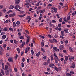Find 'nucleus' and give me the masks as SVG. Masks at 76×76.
Segmentation results:
<instances>
[{"instance_id": "obj_1", "label": "nucleus", "mask_w": 76, "mask_h": 76, "mask_svg": "<svg viewBox=\"0 0 76 76\" xmlns=\"http://www.w3.org/2000/svg\"><path fill=\"white\" fill-rule=\"evenodd\" d=\"M54 59L55 60V62L56 64H58V61H60V59H59L58 57H57V58H55Z\"/></svg>"}, {"instance_id": "obj_2", "label": "nucleus", "mask_w": 76, "mask_h": 76, "mask_svg": "<svg viewBox=\"0 0 76 76\" xmlns=\"http://www.w3.org/2000/svg\"><path fill=\"white\" fill-rule=\"evenodd\" d=\"M53 49L56 52H58L59 50L58 49H57L56 47H55V46L53 47Z\"/></svg>"}, {"instance_id": "obj_3", "label": "nucleus", "mask_w": 76, "mask_h": 76, "mask_svg": "<svg viewBox=\"0 0 76 76\" xmlns=\"http://www.w3.org/2000/svg\"><path fill=\"white\" fill-rule=\"evenodd\" d=\"M8 61L9 62H12L13 61V58H11V57H9L8 58Z\"/></svg>"}, {"instance_id": "obj_4", "label": "nucleus", "mask_w": 76, "mask_h": 76, "mask_svg": "<svg viewBox=\"0 0 76 76\" xmlns=\"http://www.w3.org/2000/svg\"><path fill=\"white\" fill-rule=\"evenodd\" d=\"M59 50H62L64 48V46L63 45H61L59 46Z\"/></svg>"}, {"instance_id": "obj_5", "label": "nucleus", "mask_w": 76, "mask_h": 76, "mask_svg": "<svg viewBox=\"0 0 76 76\" xmlns=\"http://www.w3.org/2000/svg\"><path fill=\"white\" fill-rule=\"evenodd\" d=\"M29 41H30V37L29 36H28L27 37V41H26V44H28Z\"/></svg>"}, {"instance_id": "obj_6", "label": "nucleus", "mask_w": 76, "mask_h": 76, "mask_svg": "<svg viewBox=\"0 0 76 76\" xmlns=\"http://www.w3.org/2000/svg\"><path fill=\"white\" fill-rule=\"evenodd\" d=\"M71 65H71V66H70V68H75V64L74 62H73V63H72V64H71Z\"/></svg>"}, {"instance_id": "obj_7", "label": "nucleus", "mask_w": 76, "mask_h": 76, "mask_svg": "<svg viewBox=\"0 0 76 76\" xmlns=\"http://www.w3.org/2000/svg\"><path fill=\"white\" fill-rule=\"evenodd\" d=\"M26 19L27 20H28V23H29L30 21L31 20V18H30V16H27V18H26Z\"/></svg>"}, {"instance_id": "obj_8", "label": "nucleus", "mask_w": 76, "mask_h": 76, "mask_svg": "<svg viewBox=\"0 0 76 76\" xmlns=\"http://www.w3.org/2000/svg\"><path fill=\"white\" fill-rule=\"evenodd\" d=\"M16 14L14 13L10 14L9 15L10 17H14L15 16Z\"/></svg>"}, {"instance_id": "obj_9", "label": "nucleus", "mask_w": 76, "mask_h": 76, "mask_svg": "<svg viewBox=\"0 0 76 76\" xmlns=\"http://www.w3.org/2000/svg\"><path fill=\"white\" fill-rule=\"evenodd\" d=\"M25 16V14H24L23 15H18V17H19L20 18H23V17H24V16Z\"/></svg>"}, {"instance_id": "obj_10", "label": "nucleus", "mask_w": 76, "mask_h": 76, "mask_svg": "<svg viewBox=\"0 0 76 76\" xmlns=\"http://www.w3.org/2000/svg\"><path fill=\"white\" fill-rule=\"evenodd\" d=\"M20 1V0H16L15 2V4L18 5L19 4Z\"/></svg>"}, {"instance_id": "obj_11", "label": "nucleus", "mask_w": 76, "mask_h": 76, "mask_svg": "<svg viewBox=\"0 0 76 76\" xmlns=\"http://www.w3.org/2000/svg\"><path fill=\"white\" fill-rule=\"evenodd\" d=\"M45 11V10H39V12L40 13H44Z\"/></svg>"}, {"instance_id": "obj_12", "label": "nucleus", "mask_w": 76, "mask_h": 76, "mask_svg": "<svg viewBox=\"0 0 76 76\" xmlns=\"http://www.w3.org/2000/svg\"><path fill=\"white\" fill-rule=\"evenodd\" d=\"M14 7L13 5H11L10 6V7H9V9L10 10H12L13 9Z\"/></svg>"}, {"instance_id": "obj_13", "label": "nucleus", "mask_w": 76, "mask_h": 76, "mask_svg": "<svg viewBox=\"0 0 76 76\" xmlns=\"http://www.w3.org/2000/svg\"><path fill=\"white\" fill-rule=\"evenodd\" d=\"M40 54H41V52L40 51L38 53H36V56L37 57H39Z\"/></svg>"}, {"instance_id": "obj_14", "label": "nucleus", "mask_w": 76, "mask_h": 76, "mask_svg": "<svg viewBox=\"0 0 76 76\" xmlns=\"http://www.w3.org/2000/svg\"><path fill=\"white\" fill-rule=\"evenodd\" d=\"M18 5H16L15 6V8L16 9V10H17L18 11H20V10H19L18 9Z\"/></svg>"}, {"instance_id": "obj_15", "label": "nucleus", "mask_w": 76, "mask_h": 76, "mask_svg": "<svg viewBox=\"0 0 76 76\" xmlns=\"http://www.w3.org/2000/svg\"><path fill=\"white\" fill-rule=\"evenodd\" d=\"M53 40V41L54 42H55V43H57L58 41L56 40V39L55 38H53L52 39Z\"/></svg>"}, {"instance_id": "obj_16", "label": "nucleus", "mask_w": 76, "mask_h": 76, "mask_svg": "<svg viewBox=\"0 0 76 76\" xmlns=\"http://www.w3.org/2000/svg\"><path fill=\"white\" fill-rule=\"evenodd\" d=\"M9 70H7L6 71V75L7 76L8 75H9Z\"/></svg>"}, {"instance_id": "obj_17", "label": "nucleus", "mask_w": 76, "mask_h": 76, "mask_svg": "<svg viewBox=\"0 0 76 76\" xmlns=\"http://www.w3.org/2000/svg\"><path fill=\"white\" fill-rule=\"evenodd\" d=\"M41 51H42V52H44V53H45L46 51L44 49V48H41Z\"/></svg>"}, {"instance_id": "obj_18", "label": "nucleus", "mask_w": 76, "mask_h": 76, "mask_svg": "<svg viewBox=\"0 0 76 76\" xmlns=\"http://www.w3.org/2000/svg\"><path fill=\"white\" fill-rule=\"evenodd\" d=\"M54 66V64H49V67H51Z\"/></svg>"}, {"instance_id": "obj_19", "label": "nucleus", "mask_w": 76, "mask_h": 76, "mask_svg": "<svg viewBox=\"0 0 76 76\" xmlns=\"http://www.w3.org/2000/svg\"><path fill=\"white\" fill-rule=\"evenodd\" d=\"M68 60H69L70 63H71L72 62V59L71 58H69Z\"/></svg>"}, {"instance_id": "obj_20", "label": "nucleus", "mask_w": 76, "mask_h": 76, "mask_svg": "<svg viewBox=\"0 0 76 76\" xmlns=\"http://www.w3.org/2000/svg\"><path fill=\"white\" fill-rule=\"evenodd\" d=\"M9 56L10 54L9 53H6V57H7V58H8L9 57Z\"/></svg>"}, {"instance_id": "obj_21", "label": "nucleus", "mask_w": 76, "mask_h": 76, "mask_svg": "<svg viewBox=\"0 0 76 76\" xmlns=\"http://www.w3.org/2000/svg\"><path fill=\"white\" fill-rule=\"evenodd\" d=\"M70 16H68L66 18V20L67 21H69L70 20Z\"/></svg>"}, {"instance_id": "obj_22", "label": "nucleus", "mask_w": 76, "mask_h": 76, "mask_svg": "<svg viewBox=\"0 0 76 76\" xmlns=\"http://www.w3.org/2000/svg\"><path fill=\"white\" fill-rule=\"evenodd\" d=\"M64 31H65V32L66 33H68V30L67 28H65L64 29Z\"/></svg>"}, {"instance_id": "obj_23", "label": "nucleus", "mask_w": 76, "mask_h": 76, "mask_svg": "<svg viewBox=\"0 0 76 76\" xmlns=\"http://www.w3.org/2000/svg\"><path fill=\"white\" fill-rule=\"evenodd\" d=\"M54 69L56 72H58V68L55 66L54 67Z\"/></svg>"}, {"instance_id": "obj_24", "label": "nucleus", "mask_w": 76, "mask_h": 76, "mask_svg": "<svg viewBox=\"0 0 76 76\" xmlns=\"http://www.w3.org/2000/svg\"><path fill=\"white\" fill-rule=\"evenodd\" d=\"M39 37L41 38H42L43 39H44L45 38V37L44 36H43L42 35H39Z\"/></svg>"}, {"instance_id": "obj_25", "label": "nucleus", "mask_w": 76, "mask_h": 76, "mask_svg": "<svg viewBox=\"0 0 76 76\" xmlns=\"http://www.w3.org/2000/svg\"><path fill=\"white\" fill-rule=\"evenodd\" d=\"M67 7L65 5V7H64V10L65 11H67Z\"/></svg>"}, {"instance_id": "obj_26", "label": "nucleus", "mask_w": 76, "mask_h": 76, "mask_svg": "<svg viewBox=\"0 0 76 76\" xmlns=\"http://www.w3.org/2000/svg\"><path fill=\"white\" fill-rule=\"evenodd\" d=\"M53 56L55 57H54V58H55L58 57V56H57V55H56V53H54L53 54Z\"/></svg>"}, {"instance_id": "obj_27", "label": "nucleus", "mask_w": 76, "mask_h": 76, "mask_svg": "<svg viewBox=\"0 0 76 76\" xmlns=\"http://www.w3.org/2000/svg\"><path fill=\"white\" fill-rule=\"evenodd\" d=\"M6 38V35H4L2 36V38L3 39H4Z\"/></svg>"}, {"instance_id": "obj_28", "label": "nucleus", "mask_w": 76, "mask_h": 76, "mask_svg": "<svg viewBox=\"0 0 76 76\" xmlns=\"http://www.w3.org/2000/svg\"><path fill=\"white\" fill-rule=\"evenodd\" d=\"M4 63H3V62L2 63V68L3 69H4Z\"/></svg>"}, {"instance_id": "obj_29", "label": "nucleus", "mask_w": 76, "mask_h": 76, "mask_svg": "<svg viewBox=\"0 0 76 76\" xmlns=\"http://www.w3.org/2000/svg\"><path fill=\"white\" fill-rule=\"evenodd\" d=\"M9 30H10V31H11L13 32L14 31L13 29L12 28H11V27H10L9 28Z\"/></svg>"}, {"instance_id": "obj_30", "label": "nucleus", "mask_w": 76, "mask_h": 76, "mask_svg": "<svg viewBox=\"0 0 76 76\" xmlns=\"http://www.w3.org/2000/svg\"><path fill=\"white\" fill-rule=\"evenodd\" d=\"M4 31H8V28L6 27L4 28Z\"/></svg>"}, {"instance_id": "obj_31", "label": "nucleus", "mask_w": 76, "mask_h": 76, "mask_svg": "<svg viewBox=\"0 0 76 76\" xmlns=\"http://www.w3.org/2000/svg\"><path fill=\"white\" fill-rule=\"evenodd\" d=\"M41 2V1H39L37 3V4H36V6H38L39 5V3Z\"/></svg>"}, {"instance_id": "obj_32", "label": "nucleus", "mask_w": 76, "mask_h": 76, "mask_svg": "<svg viewBox=\"0 0 76 76\" xmlns=\"http://www.w3.org/2000/svg\"><path fill=\"white\" fill-rule=\"evenodd\" d=\"M1 73L2 74L4 75V71L3 70L1 69Z\"/></svg>"}, {"instance_id": "obj_33", "label": "nucleus", "mask_w": 76, "mask_h": 76, "mask_svg": "<svg viewBox=\"0 0 76 76\" xmlns=\"http://www.w3.org/2000/svg\"><path fill=\"white\" fill-rule=\"evenodd\" d=\"M69 58L67 57V56H65V60H66V61H68V60L69 59Z\"/></svg>"}, {"instance_id": "obj_34", "label": "nucleus", "mask_w": 76, "mask_h": 76, "mask_svg": "<svg viewBox=\"0 0 76 76\" xmlns=\"http://www.w3.org/2000/svg\"><path fill=\"white\" fill-rule=\"evenodd\" d=\"M61 67H58V72L61 71Z\"/></svg>"}, {"instance_id": "obj_35", "label": "nucleus", "mask_w": 76, "mask_h": 76, "mask_svg": "<svg viewBox=\"0 0 76 76\" xmlns=\"http://www.w3.org/2000/svg\"><path fill=\"white\" fill-rule=\"evenodd\" d=\"M54 10L55 13H56L57 12V8H55Z\"/></svg>"}, {"instance_id": "obj_36", "label": "nucleus", "mask_w": 76, "mask_h": 76, "mask_svg": "<svg viewBox=\"0 0 76 76\" xmlns=\"http://www.w3.org/2000/svg\"><path fill=\"white\" fill-rule=\"evenodd\" d=\"M44 46V42H41V46L43 47Z\"/></svg>"}, {"instance_id": "obj_37", "label": "nucleus", "mask_w": 76, "mask_h": 76, "mask_svg": "<svg viewBox=\"0 0 76 76\" xmlns=\"http://www.w3.org/2000/svg\"><path fill=\"white\" fill-rule=\"evenodd\" d=\"M56 22V21L55 20H52V23H55Z\"/></svg>"}, {"instance_id": "obj_38", "label": "nucleus", "mask_w": 76, "mask_h": 76, "mask_svg": "<svg viewBox=\"0 0 76 76\" xmlns=\"http://www.w3.org/2000/svg\"><path fill=\"white\" fill-rule=\"evenodd\" d=\"M70 51V52H73V50L72 49V48H71V47H70V48H69Z\"/></svg>"}, {"instance_id": "obj_39", "label": "nucleus", "mask_w": 76, "mask_h": 76, "mask_svg": "<svg viewBox=\"0 0 76 76\" xmlns=\"http://www.w3.org/2000/svg\"><path fill=\"white\" fill-rule=\"evenodd\" d=\"M14 42L15 44H17V43H18V41L16 40H14Z\"/></svg>"}, {"instance_id": "obj_40", "label": "nucleus", "mask_w": 76, "mask_h": 76, "mask_svg": "<svg viewBox=\"0 0 76 76\" xmlns=\"http://www.w3.org/2000/svg\"><path fill=\"white\" fill-rule=\"evenodd\" d=\"M48 64L47 63V62H44L43 63V65H44L47 66Z\"/></svg>"}, {"instance_id": "obj_41", "label": "nucleus", "mask_w": 76, "mask_h": 76, "mask_svg": "<svg viewBox=\"0 0 76 76\" xmlns=\"http://www.w3.org/2000/svg\"><path fill=\"white\" fill-rule=\"evenodd\" d=\"M17 26V25H19L20 24V22L19 21H18L16 22Z\"/></svg>"}, {"instance_id": "obj_42", "label": "nucleus", "mask_w": 76, "mask_h": 76, "mask_svg": "<svg viewBox=\"0 0 76 76\" xmlns=\"http://www.w3.org/2000/svg\"><path fill=\"white\" fill-rule=\"evenodd\" d=\"M17 51H18L19 53H20V49L19 48H17Z\"/></svg>"}, {"instance_id": "obj_43", "label": "nucleus", "mask_w": 76, "mask_h": 76, "mask_svg": "<svg viewBox=\"0 0 76 76\" xmlns=\"http://www.w3.org/2000/svg\"><path fill=\"white\" fill-rule=\"evenodd\" d=\"M50 59L49 58H48V61H47V63L48 64H49V63H50Z\"/></svg>"}, {"instance_id": "obj_44", "label": "nucleus", "mask_w": 76, "mask_h": 76, "mask_svg": "<svg viewBox=\"0 0 76 76\" xmlns=\"http://www.w3.org/2000/svg\"><path fill=\"white\" fill-rule=\"evenodd\" d=\"M8 22H9L8 20H6V21L4 22V24H6V23H8Z\"/></svg>"}, {"instance_id": "obj_45", "label": "nucleus", "mask_w": 76, "mask_h": 76, "mask_svg": "<svg viewBox=\"0 0 76 76\" xmlns=\"http://www.w3.org/2000/svg\"><path fill=\"white\" fill-rule=\"evenodd\" d=\"M18 56V55H17H17H16V56H15V60H16L17 59Z\"/></svg>"}, {"instance_id": "obj_46", "label": "nucleus", "mask_w": 76, "mask_h": 76, "mask_svg": "<svg viewBox=\"0 0 76 76\" xmlns=\"http://www.w3.org/2000/svg\"><path fill=\"white\" fill-rule=\"evenodd\" d=\"M74 72L73 71H72L70 72V75H71V76L72 75H73V74H74Z\"/></svg>"}, {"instance_id": "obj_47", "label": "nucleus", "mask_w": 76, "mask_h": 76, "mask_svg": "<svg viewBox=\"0 0 76 76\" xmlns=\"http://www.w3.org/2000/svg\"><path fill=\"white\" fill-rule=\"evenodd\" d=\"M0 50L1 51H2V52H3L4 51V50L3 49H2L1 46H0Z\"/></svg>"}, {"instance_id": "obj_48", "label": "nucleus", "mask_w": 76, "mask_h": 76, "mask_svg": "<svg viewBox=\"0 0 76 76\" xmlns=\"http://www.w3.org/2000/svg\"><path fill=\"white\" fill-rule=\"evenodd\" d=\"M50 58H51V61H52L54 59L53 57V56H52V55L50 56Z\"/></svg>"}, {"instance_id": "obj_49", "label": "nucleus", "mask_w": 76, "mask_h": 76, "mask_svg": "<svg viewBox=\"0 0 76 76\" xmlns=\"http://www.w3.org/2000/svg\"><path fill=\"white\" fill-rule=\"evenodd\" d=\"M8 68V65H6L5 66V69L6 70H7Z\"/></svg>"}, {"instance_id": "obj_50", "label": "nucleus", "mask_w": 76, "mask_h": 76, "mask_svg": "<svg viewBox=\"0 0 76 76\" xmlns=\"http://www.w3.org/2000/svg\"><path fill=\"white\" fill-rule=\"evenodd\" d=\"M47 71H48V72H49L50 71V68H47Z\"/></svg>"}, {"instance_id": "obj_51", "label": "nucleus", "mask_w": 76, "mask_h": 76, "mask_svg": "<svg viewBox=\"0 0 76 76\" xmlns=\"http://www.w3.org/2000/svg\"><path fill=\"white\" fill-rule=\"evenodd\" d=\"M63 52L64 53H65L66 54L67 53V52H66V50H63Z\"/></svg>"}, {"instance_id": "obj_52", "label": "nucleus", "mask_w": 76, "mask_h": 76, "mask_svg": "<svg viewBox=\"0 0 76 76\" xmlns=\"http://www.w3.org/2000/svg\"><path fill=\"white\" fill-rule=\"evenodd\" d=\"M63 18H60V19H59V22H61L62 21Z\"/></svg>"}, {"instance_id": "obj_53", "label": "nucleus", "mask_w": 76, "mask_h": 76, "mask_svg": "<svg viewBox=\"0 0 76 76\" xmlns=\"http://www.w3.org/2000/svg\"><path fill=\"white\" fill-rule=\"evenodd\" d=\"M66 76H71V75L69 73L66 74Z\"/></svg>"}, {"instance_id": "obj_54", "label": "nucleus", "mask_w": 76, "mask_h": 76, "mask_svg": "<svg viewBox=\"0 0 76 76\" xmlns=\"http://www.w3.org/2000/svg\"><path fill=\"white\" fill-rule=\"evenodd\" d=\"M67 61H66V60H64V64H66L67 63Z\"/></svg>"}, {"instance_id": "obj_55", "label": "nucleus", "mask_w": 76, "mask_h": 76, "mask_svg": "<svg viewBox=\"0 0 76 76\" xmlns=\"http://www.w3.org/2000/svg\"><path fill=\"white\" fill-rule=\"evenodd\" d=\"M7 46V44H4L3 46V47L4 48H5Z\"/></svg>"}, {"instance_id": "obj_56", "label": "nucleus", "mask_w": 76, "mask_h": 76, "mask_svg": "<svg viewBox=\"0 0 76 76\" xmlns=\"http://www.w3.org/2000/svg\"><path fill=\"white\" fill-rule=\"evenodd\" d=\"M20 39H24V37L23 35L22 36H20Z\"/></svg>"}, {"instance_id": "obj_57", "label": "nucleus", "mask_w": 76, "mask_h": 76, "mask_svg": "<svg viewBox=\"0 0 76 76\" xmlns=\"http://www.w3.org/2000/svg\"><path fill=\"white\" fill-rule=\"evenodd\" d=\"M7 64L8 66L10 67L11 66L9 62H7Z\"/></svg>"}, {"instance_id": "obj_58", "label": "nucleus", "mask_w": 76, "mask_h": 76, "mask_svg": "<svg viewBox=\"0 0 76 76\" xmlns=\"http://www.w3.org/2000/svg\"><path fill=\"white\" fill-rule=\"evenodd\" d=\"M49 20L50 18H47V19H46V21H47V23H48Z\"/></svg>"}, {"instance_id": "obj_59", "label": "nucleus", "mask_w": 76, "mask_h": 76, "mask_svg": "<svg viewBox=\"0 0 76 76\" xmlns=\"http://www.w3.org/2000/svg\"><path fill=\"white\" fill-rule=\"evenodd\" d=\"M31 54L32 56H33L34 54V52L33 50H31Z\"/></svg>"}, {"instance_id": "obj_60", "label": "nucleus", "mask_w": 76, "mask_h": 76, "mask_svg": "<svg viewBox=\"0 0 76 76\" xmlns=\"http://www.w3.org/2000/svg\"><path fill=\"white\" fill-rule=\"evenodd\" d=\"M21 66L22 67H24V64L23 62H22L21 63Z\"/></svg>"}, {"instance_id": "obj_61", "label": "nucleus", "mask_w": 76, "mask_h": 76, "mask_svg": "<svg viewBox=\"0 0 76 76\" xmlns=\"http://www.w3.org/2000/svg\"><path fill=\"white\" fill-rule=\"evenodd\" d=\"M13 25H14V27H15L16 26V23L15 22H14L13 23Z\"/></svg>"}, {"instance_id": "obj_62", "label": "nucleus", "mask_w": 76, "mask_h": 76, "mask_svg": "<svg viewBox=\"0 0 76 76\" xmlns=\"http://www.w3.org/2000/svg\"><path fill=\"white\" fill-rule=\"evenodd\" d=\"M14 70H15V71L16 72H18V70H17V69L16 68H14Z\"/></svg>"}, {"instance_id": "obj_63", "label": "nucleus", "mask_w": 76, "mask_h": 76, "mask_svg": "<svg viewBox=\"0 0 76 76\" xmlns=\"http://www.w3.org/2000/svg\"><path fill=\"white\" fill-rule=\"evenodd\" d=\"M25 53L26 54H27V52H28V49H26L25 50Z\"/></svg>"}, {"instance_id": "obj_64", "label": "nucleus", "mask_w": 76, "mask_h": 76, "mask_svg": "<svg viewBox=\"0 0 76 76\" xmlns=\"http://www.w3.org/2000/svg\"><path fill=\"white\" fill-rule=\"evenodd\" d=\"M3 11L4 12H6L7 11L6 9V8H3Z\"/></svg>"}]
</instances>
